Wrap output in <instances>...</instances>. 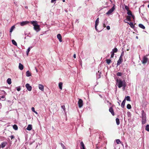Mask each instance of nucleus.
Here are the masks:
<instances>
[{
    "instance_id": "f257e3e1",
    "label": "nucleus",
    "mask_w": 149,
    "mask_h": 149,
    "mask_svg": "<svg viewBox=\"0 0 149 149\" xmlns=\"http://www.w3.org/2000/svg\"><path fill=\"white\" fill-rule=\"evenodd\" d=\"M31 24L34 26L33 28L34 30L37 32L39 31L40 29L39 25L37 23V22L35 21H31Z\"/></svg>"
},
{
    "instance_id": "f03ea898",
    "label": "nucleus",
    "mask_w": 149,
    "mask_h": 149,
    "mask_svg": "<svg viewBox=\"0 0 149 149\" xmlns=\"http://www.w3.org/2000/svg\"><path fill=\"white\" fill-rule=\"evenodd\" d=\"M117 82L118 83V86L119 88H120L123 86L125 88L126 86V83L125 81H122V80L117 79Z\"/></svg>"
},
{
    "instance_id": "7ed1b4c3",
    "label": "nucleus",
    "mask_w": 149,
    "mask_h": 149,
    "mask_svg": "<svg viewBox=\"0 0 149 149\" xmlns=\"http://www.w3.org/2000/svg\"><path fill=\"white\" fill-rule=\"evenodd\" d=\"M142 123L143 124H145L146 123V116H145V114L144 113V112H143L142 114Z\"/></svg>"
},
{
    "instance_id": "20e7f679",
    "label": "nucleus",
    "mask_w": 149,
    "mask_h": 149,
    "mask_svg": "<svg viewBox=\"0 0 149 149\" xmlns=\"http://www.w3.org/2000/svg\"><path fill=\"white\" fill-rule=\"evenodd\" d=\"M122 56L123 55L122 54H121L120 56V57L119 60L118 61V62L117 63V65H119L122 62L123 60Z\"/></svg>"
},
{
    "instance_id": "39448f33",
    "label": "nucleus",
    "mask_w": 149,
    "mask_h": 149,
    "mask_svg": "<svg viewBox=\"0 0 149 149\" xmlns=\"http://www.w3.org/2000/svg\"><path fill=\"white\" fill-rule=\"evenodd\" d=\"M78 104L79 108H81L82 107L83 105V101L81 99H79L78 102Z\"/></svg>"
},
{
    "instance_id": "423d86ee",
    "label": "nucleus",
    "mask_w": 149,
    "mask_h": 149,
    "mask_svg": "<svg viewBox=\"0 0 149 149\" xmlns=\"http://www.w3.org/2000/svg\"><path fill=\"white\" fill-rule=\"evenodd\" d=\"M25 86L28 90L30 91L32 90V87L29 84H27L25 85Z\"/></svg>"
},
{
    "instance_id": "0eeeda50",
    "label": "nucleus",
    "mask_w": 149,
    "mask_h": 149,
    "mask_svg": "<svg viewBox=\"0 0 149 149\" xmlns=\"http://www.w3.org/2000/svg\"><path fill=\"white\" fill-rule=\"evenodd\" d=\"M29 23V22L28 21H23L20 23V25L21 26H23L26 25Z\"/></svg>"
},
{
    "instance_id": "6e6552de",
    "label": "nucleus",
    "mask_w": 149,
    "mask_h": 149,
    "mask_svg": "<svg viewBox=\"0 0 149 149\" xmlns=\"http://www.w3.org/2000/svg\"><path fill=\"white\" fill-rule=\"evenodd\" d=\"M148 59L146 56H144L142 60V63H147Z\"/></svg>"
},
{
    "instance_id": "1a4fd4ad",
    "label": "nucleus",
    "mask_w": 149,
    "mask_h": 149,
    "mask_svg": "<svg viewBox=\"0 0 149 149\" xmlns=\"http://www.w3.org/2000/svg\"><path fill=\"white\" fill-rule=\"evenodd\" d=\"M38 88L39 89L41 90L42 91H44V87L42 85L40 84H39L38 85Z\"/></svg>"
},
{
    "instance_id": "9d476101",
    "label": "nucleus",
    "mask_w": 149,
    "mask_h": 149,
    "mask_svg": "<svg viewBox=\"0 0 149 149\" xmlns=\"http://www.w3.org/2000/svg\"><path fill=\"white\" fill-rule=\"evenodd\" d=\"M57 38L58 39L59 42H62V37H61V34H57Z\"/></svg>"
},
{
    "instance_id": "9b49d317",
    "label": "nucleus",
    "mask_w": 149,
    "mask_h": 149,
    "mask_svg": "<svg viewBox=\"0 0 149 149\" xmlns=\"http://www.w3.org/2000/svg\"><path fill=\"white\" fill-rule=\"evenodd\" d=\"M80 145H81V147H80L81 149H85V147L84 144L83 142L82 141H81L80 143Z\"/></svg>"
},
{
    "instance_id": "f8f14e48",
    "label": "nucleus",
    "mask_w": 149,
    "mask_h": 149,
    "mask_svg": "<svg viewBox=\"0 0 149 149\" xmlns=\"http://www.w3.org/2000/svg\"><path fill=\"white\" fill-rule=\"evenodd\" d=\"M19 68L20 70H22L23 69L24 66L22 64L19 63Z\"/></svg>"
},
{
    "instance_id": "ddd939ff",
    "label": "nucleus",
    "mask_w": 149,
    "mask_h": 149,
    "mask_svg": "<svg viewBox=\"0 0 149 149\" xmlns=\"http://www.w3.org/2000/svg\"><path fill=\"white\" fill-rule=\"evenodd\" d=\"M32 129V125H29L26 128V130L30 131Z\"/></svg>"
},
{
    "instance_id": "4468645a",
    "label": "nucleus",
    "mask_w": 149,
    "mask_h": 149,
    "mask_svg": "<svg viewBox=\"0 0 149 149\" xmlns=\"http://www.w3.org/2000/svg\"><path fill=\"white\" fill-rule=\"evenodd\" d=\"M127 24H128L130 26V27L131 28H134V25L132 22H130L127 23Z\"/></svg>"
},
{
    "instance_id": "2eb2a0df",
    "label": "nucleus",
    "mask_w": 149,
    "mask_h": 149,
    "mask_svg": "<svg viewBox=\"0 0 149 149\" xmlns=\"http://www.w3.org/2000/svg\"><path fill=\"white\" fill-rule=\"evenodd\" d=\"M125 99L123 101V102H122L121 104V106L122 107H124L125 105Z\"/></svg>"
},
{
    "instance_id": "dca6fc26",
    "label": "nucleus",
    "mask_w": 149,
    "mask_h": 149,
    "mask_svg": "<svg viewBox=\"0 0 149 149\" xmlns=\"http://www.w3.org/2000/svg\"><path fill=\"white\" fill-rule=\"evenodd\" d=\"M62 85H63V83L61 82H60L58 84V86L59 87V88L61 90H62Z\"/></svg>"
},
{
    "instance_id": "f3484780",
    "label": "nucleus",
    "mask_w": 149,
    "mask_h": 149,
    "mask_svg": "<svg viewBox=\"0 0 149 149\" xmlns=\"http://www.w3.org/2000/svg\"><path fill=\"white\" fill-rule=\"evenodd\" d=\"M26 75L27 77H29L31 76V73L29 71H27L26 72Z\"/></svg>"
},
{
    "instance_id": "a211bd4d",
    "label": "nucleus",
    "mask_w": 149,
    "mask_h": 149,
    "mask_svg": "<svg viewBox=\"0 0 149 149\" xmlns=\"http://www.w3.org/2000/svg\"><path fill=\"white\" fill-rule=\"evenodd\" d=\"M139 26L140 27V28H141L143 29H145V27L144 25H143L142 24H139Z\"/></svg>"
},
{
    "instance_id": "6ab92c4d",
    "label": "nucleus",
    "mask_w": 149,
    "mask_h": 149,
    "mask_svg": "<svg viewBox=\"0 0 149 149\" xmlns=\"http://www.w3.org/2000/svg\"><path fill=\"white\" fill-rule=\"evenodd\" d=\"M118 49L117 48L115 47L113 50L112 57L113 56L114 53L116 52L117 51Z\"/></svg>"
},
{
    "instance_id": "aec40b11",
    "label": "nucleus",
    "mask_w": 149,
    "mask_h": 149,
    "mask_svg": "<svg viewBox=\"0 0 149 149\" xmlns=\"http://www.w3.org/2000/svg\"><path fill=\"white\" fill-rule=\"evenodd\" d=\"M126 19L127 20H129V21H131V16H129V15H128L126 16Z\"/></svg>"
},
{
    "instance_id": "412c9836",
    "label": "nucleus",
    "mask_w": 149,
    "mask_h": 149,
    "mask_svg": "<svg viewBox=\"0 0 149 149\" xmlns=\"http://www.w3.org/2000/svg\"><path fill=\"white\" fill-rule=\"evenodd\" d=\"M112 13V8L110 9L106 13V14L109 15H110Z\"/></svg>"
},
{
    "instance_id": "4be33fe9",
    "label": "nucleus",
    "mask_w": 149,
    "mask_h": 149,
    "mask_svg": "<svg viewBox=\"0 0 149 149\" xmlns=\"http://www.w3.org/2000/svg\"><path fill=\"white\" fill-rule=\"evenodd\" d=\"M6 142H3L1 143V147L2 148H3L6 146Z\"/></svg>"
},
{
    "instance_id": "5701e85b",
    "label": "nucleus",
    "mask_w": 149,
    "mask_h": 149,
    "mask_svg": "<svg viewBox=\"0 0 149 149\" xmlns=\"http://www.w3.org/2000/svg\"><path fill=\"white\" fill-rule=\"evenodd\" d=\"M116 123L117 125H119V124H120V120H119V119L118 118H116Z\"/></svg>"
},
{
    "instance_id": "b1692460",
    "label": "nucleus",
    "mask_w": 149,
    "mask_h": 149,
    "mask_svg": "<svg viewBox=\"0 0 149 149\" xmlns=\"http://www.w3.org/2000/svg\"><path fill=\"white\" fill-rule=\"evenodd\" d=\"M99 23V18H97L95 22V25H98Z\"/></svg>"
},
{
    "instance_id": "393cba45",
    "label": "nucleus",
    "mask_w": 149,
    "mask_h": 149,
    "mask_svg": "<svg viewBox=\"0 0 149 149\" xmlns=\"http://www.w3.org/2000/svg\"><path fill=\"white\" fill-rule=\"evenodd\" d=\"M15 26H13L10 28V33H11L13 31V30L15 28Z\"/></svg>"
},
{
    "instance_id": "a878e982",
    "label": "nucleus",
    "mask_w": 149,
    "mask_h": 149,
    "mask_svg": "<svg viewBox=\"0 0 149 149\" xmlns=\"http://www.w3.org/2000/svg\"><path fill=\"white\" fill-rule=\"evenodd\" d=\"M127 15H131H131H132V12L131 11H130V10L129 9L127 11Z\"/></svg>"
},
{
    "instance_id": "bb28decb",
    "label": "nucleus",
    "mask_w": 149,
    "mask_h": 149,
    "mask_svg": "<svg viewBox=\"0 0 149 149\" xmlns=\"http://www.w3.org/2000/svg\"><path fill=\"white\" fill-rule=\"evenodd\" d=\"M7 82L9 84H10L11 83V79L8 78L7 80Z\"/></svg>"
},
{
    "instance_id": "cd10ccee",
    "label": "nucleus",
    "mask_w": 149,
    "mask_h": 149,
    "mask_svg": "<svg viewBox=\"0 0 149 149\" xmlns=\"http://www.w3.org/2000/svg\"><path fill=\"white\" fill-rule=\"evenodd\" d=\"M125 100L126 99L128 101H131V99L130 98V97L129 96H127L125 98Z\"/></svg>"
},
{
    "instance_id": "c85d7f7f",
    "label": "nucleus",
    "mask_w": 149,
    "mask_h": 149,
    "mask_svg": "<svg viewBox=\"0 0 149 149\" xmlns=\"http://www.w3.org/2000/svg\"><path fill=\"white\" fill-rule=\"evenodd\" d=\"M13 128L15 130H17L18 129V127L16 125H14L13 126Z\"/></svg>"
},
{
    "instance_id": "c756f323",
    "label": "nucleus",
    "mask_w": 149,
    "mask_h": 149,
    "mask_svg": "<svg viewBox=\"0 0 149 149\" xmlns=\"http://www.w3.org/2000/svg\"><path fill=\"white\" fill-rule=\"evenodd\" d=\"M145 130H147V131L149 132V125H147L146 126Z\"/></svg>"
},
{
    "instance_id": "7c9ffc66",
    "label": "nucleus",
    "mask_w": 149,
    "mask_h": 149,
    "mask_svg": "<svg viewBox=\"0 0 149 149\" xmlns=\"http://www.w3.org/2000/svg\"><path fill=\"white\" fill-rule=\"evenodd\" d=\"M12 43L14 45L17 46V43L16 41L14 40H13L12 41Z\"/></svg>"
},
{
    "instance_id": "2f4dec72",
    "label": "nucleus",
    "mask_w": 149,
    "mask_h": 149,
    "mask_svg": "<svg viewBox=\"0 0 149 149\" xmlns=\"http://www.w3.org/2000/svg\"><path fill=\"white\" fill-rule=\"evenodd\" d=\"M61 109H62V111H65V105H63L61 106Z\"/></svg>"
},
{
    "instance_id": "473e14b6",
    "label": "nucleus",
    "mask_w": 149,
    "mask_h": 149,
    "mask_svg": "<svg viewBox=\"0 0 149 149\" xmlns=\"http://www.w3.org/2000/svg\"><path fill=\"white\" fill-rule=\"evenodd\" d=\"M107 22V20L105 19L103 22V26L105 27L106 26V23Z\"/></svg>"
},
{
    "instance_id": "72a5a7b5",
    "label": "nucleus",
    "mask_w": 149,
    "mask_h": 149,
    "mask_svg": "<svg viewBox=\"0 0 149 149\" xmlns=\"http://www.w3.org/2000/svg\"><path fill=\"white\" fill-rule=\"evenodd\" d=\"M106 62L108 64H109L110 63H111V60L110 59H107L106 60Z\"/></svg>"
},
{
    "instance_id": "f704fd0d",
    "label": "nucleus",
    "mask_w": 149,
    "mask_h": 149,
    "mask_svg": "<svg viewBox=\"0 0 149 149\" xmlns=\"http://www.w3.org/2000/svg\"><path fill=\"white\" fill-rule=\"evenodd\" d=\"M118 76H122L123 74V73H121V72H118V73L116 74Z\"/></svg>"
},
{
    "instance_id": "c9c22d12",
    "label": "nucleus",
    "mask_w": 149,
    "mask_h": 149,
    "mask_svg": "<svg viewBox=\"0 0 149 149\" xmlns=\"http://www.w3.org/2000/svg\"><path fill=\"white\" fill-rule=\"evenodd\" d=\"M127 108L128 109H130L131 108V106L130 104H128L127 105Z\"/></svg>"
},
{
    "instance_id": "e433bc0d",
    "label": "nucleus",
    "mask_w": 149,
    "mask_h": 149,
    "mask_svg": "<svg viewBox=\"0 0 149 149\" xmlns=\"http://www.w3.org/2000/svg\"><path fill=\"white\" fill-rule=\"evenodd\" d=\"M116 142L117 144H119L121 143L119 139H116Z\"/></svg>"
},
{
    "instance_id": "4c0bfd02",
    "label": "nucleus",
    "mask_w": 149,
    "mask_h": 149,
    "mask_svg": "<svg viewBox=\"0 0 149 149\" xmlns=\"http://www.w3.org/2000/svg\"><path fill=\"white\" fill-rule=\"evenodd\" d=\"M30 47H29V48L28 49H27V51H26V54H27V55H28V54H29V52H30Z\"/></svg>"
},
{
    "instance_id": "58836bf2",
    "label": "nucleus",
    "mask_w": 149,
    "mask_h": 149,
    "mask_svg": "<svg viewBox=\"0 0 149 149\" xmlns=\"http://www.w3.org/2000/svg\"><path fill=\"white\" fill-rule=\"evenodd\" d=\"M99 71H98V73H96L97 74V76L98 77V75H99V77H98V78H100V77H101V76H100V74H101V73H100L99 74Z\"/></svg>"
},
{
    "instance_id": "ea45409f",
    "label": "nucleus",
    "mask_w": 149,
    "mask_h": 149,
    "mask_svg": "<svg viewBox=\"0 0 149 149\" xmlns=\"http://www.w3.org/2000/svg\"><path fill=\"white\" fill-rule=\"evenodd\" d=\"M61 146H62V147L63 148V149H66L65 146L64 145L63 143H61Z\"/></svg>"
},
{
    "instance_id": "a19ab883",
    "label": "nucleus",
    "mask_w": 149,
    "mask_h": 149,
    "mask_svg": "<svg viewBox=\"0 0 149 149\" xmlns=\"http://www.w3.org/2000/svg\"><path fill=\"white\" fill-rule=\"evenodd\" d=\"M125 8L126 9V10H127V11H128L129 9V8L127 6H125Z\"/></svg>"
},
{
    "instance_id": "79ce46f5",
    "label": "nucleus",
    "mask_w": 149,
    "mask_h": 149,
    "mask_svg": "<svg viewBox=\"0 0 149 149\" xmlns=\"http://www.w3.org/2000/svg\"><path fill=\"white\" fill-rule=\"evenodd\" d=\"M17 91H19L21 90V88L20 87H17Z\"/></svg>"
},
{
    "instance_id": "37998d69",
    "label": "nucleus",
    "mask_w": 149,
    "mask_h": 149,
    "mask_svg": "<svg viewBox=\"0 0 149 149\" xmlns=\"http://www.w3.org/2000/svg\"><path fill=\"white\" fill-rule=\"evenodd\" d=\"M131 17H132V18L134 20L135 19V16L134 15H132H132H131Z\"/></svg>"
},
{
    "instance_id": "c03bdc74",
    "label": "nucleus",
    "mask_w": 149,
    "mask_h": 149,
    "mask_svg": "<svg viewBox=\"0 0 149 149\" xmlns=\"http://www.w3.org/2000/svg\"><path fill=\"white\" fill-rule=\"evenodd\" d=\"M31 110L33 112H36L35 110V109L34 107H32L31 108Z\"/></svg>"
},
{
    "instance_id": "a18cd8bd",
    "label": "nucleus",
    "mask_w": 149,
    "mask_h": 149,
    "mask_svg": "<svg viewBox=\"0 0 149 149\" xmlns=\"http://www.w3.org/2000/svg\"><path fill=\"white\" fill-rule=\"evenodd\" d=\"M115 6L114 5H113V7H112V12L115 10Z\"/></svg>"
},
{
    "instance_id": "49530a36",
    "label": "nucleus",
    "mask_w": 149,
    "mask_h": 149,
    "mask_svg": "<svg viewBox=\"0 0 149 149\" xmlns=\"http://www.w3.org/2000/svg\"><path fill=\"white\" fill-rule=\"evenodd\" d=\"M10 137L12 139H14V136L13 135H11V136H10Z\"/></svg>"
},
{
    "instance_id": "de8ad7c7",
    "label": "nucleus",
    "mask_w": 149,
    "mask_h": 149,
    "mask_svg": "<svg viewBox=\"0 0 149 149\" xmlns=\"http://www.w3.org/2000/svg\"><path fill=\"white\" fill-rule=\"evenodd\" d=\"M107 29L108 30H109L110 29V27L109 26H107Z\"/></svg>"
},
{
    "instance_id": "09e8293b",
    "label": "nucleus",
    "mask_w": 149,
    "mask_h": 149,
    "mask_svg": "<svg viewBox=\"0 0 149 149\" xmlns=\"http://www.w3.org/2000/svg\"><path fill=\"white\" fill-rule=\"evenodd\" d=\"M109 110L110 112H112V107H110Z\"/></svg>"
},
{
    "instance_id": "8fccbe9b",
    "label": "nucleus",
    "mask_w": 149,
    "mask_h": 149,
    "mask_svg": "<svg viewBox=\"0 0 149 149\" xmlns=\"http://www.w3.org/2000/svg\"><path fill=\"white\" fill-rule=\"evenodd\" d=\"M98 25H95V30H96V31H97L98 30L97 29V26Z\"/></svg>"
},
{
    "instance_id": "3c124183",
    "label": "nucleus",
    "mask_w": 149,
    "mask_h": 149,
    "mask_svg": "<svg viewBox=\"0 0 149 149\" xmlns=\"http://www.w3.org/2000/svg\"><path fill=\"white\" fill-rule=\"evenodd\" d=\"M1 98L4 99V100H5V95H3L1 97Z\"/></svg>"
},
{
    "instance_id": "603ef678",
    "label": "nucleus",
    "mask_w": 149,
    "mask_h": 149,
    "mask_svg": "<svg viewBox=\"0 0 149 149\" xmlns=\"http://www.w3.org/2000/svg\"><path fill=\"white\" fill-rule=\"evenodd\" d=\"M56 0H51V2L52 3L54 2V1H56Z\"/></svg>"
},
{
    "instance_id": "864d4df0",
    "label": "nucleus",
    "mask_w": 149,
    "mask_h": 149,
    "mask_svg": "<svg viewBox=\"0 0 149 149\" xmlns=\"http://www.w3.org/2000/svg\"><path fill=\"white\" fill-rule=\"evenodd\" d=\"M76 54H74L73 55V57L74 58H76Z\"/></svg>"
},
{
    "instance_id": "5fc2aeb1",
    "label": "nucleus",
    "mask_w": 149,
    "mask_h": 149,
    "mask_svg": "<svg viewBox=\"0 0 149 149\" xmlns=\"http://www.w3.org/2000/svg\"><path fill=\"white\" fill-rule=\"evenodd\" d=\"M107 103H109L110 104H111V103H110L108 101H107Z\"/></svg>"
},
{
    "instance_id": "6e6d98bb",
    "label": "nucleus",
    "mask_w": 149,
    "mask_h": 149,
    "mask_svg": "<svg viewBox=\"0 0 149 149\" xmlns=\"http://www.w3.org/2000/svg\"><path fill=\"white\" fill-rule=\"evenodd\" d=\"M3 93H4V94H5L6 95V92L5 91H3Z\"/></svg>"
},
{
    "instance_id": "4d7b16f0",
    "label": "nucleus",
    "mask_w": 149,
    "mask_h": 149,
    "mask_svg": "<svg viewBox=\"0 0 149 149\" xmlns=\"http://www.w3.org/2000/svg\"><path fill=\"white\" fill-rule=\"evenodd\" d=\"M114 115V112H112V115Z\"/></svg>"
},
{
    "instance_id": "13d9d810",
    "label": "nucleus",
    "mask_w": 149,
    "mask_h": 149,
    "mask_svg": "<svg viewBox=\"0 0 149 149\" xmlns=\"http://www.w3.org/2000/svg\"><path fill=\"white\" fill-rule=\"evenodd\" d=\"M63 2H65V0H63Z\"/></svg>"
},
{
    "instance_id": "bf43d9fd",
    "label": "nucleus",
    "mask_w": 149,
    "mask_h": 149,
    "mask_svg": "<svg viewBox=\"0 0 149 149\" xmlns=\"http://www.w3.org/2000/svg\"><path fill=\"white\" fill-rule=\"evenodd\" d=\"M36 72H38L36 68Z\"/></svg>"
},
{
    "instance_id": "052dcab7",
    "label": "nucleus",
    "mask_w": 149,
    "mask_h": 149,
    "mask_svg": "<svg viewBox=\"0 0 149 149\" xmlns=\"http://www.w3.org/2000/svg\"><path fill=\"white\" fill-rule=\"evenodd\" d=\"M125 22H126V23H127V22H126V21H125Z\"/></svg>"
},
{
    "instance_id": "680f3d73",
    "label": "nucleus",
    "mask_w": 149,
    "mask_h": 149,
    "mask_svg": "<svg viewBox=\"0 0 149 149\" xmlns=\"http://www.w3.org/2000/svg\"><path fill=\"white\" fill-rule=\"evenodd\" d=\"M36 113V114H37L38 113H37V112H35Z\"/></svg>"
},
{
    "instance_id": "e2e57ef3",
    "label": "nucleus",
    "mask_w": 149,
    "mask_h": 149,
    "mask_svg": "<svg viewBox=\"0 0 149 149\" xmlns=\"http://www.w3.org/2000/svg\"><path fill=\"white\" fill-rule=\"evenodd\" d=\"M148 7L149 8V4L148 5Z\"/></svg>"
},
{
    "instance_id": "0e129e2a",
    "label": "nucleus",
    "mask_w": 149,
    "mask_h": 149,
    "mask_svg": "<svg viewBox=\"0 0 149 149\" xmlns=\"http://www.w3.org/2000/svg\"><path fill=\"white\" fill-rule=\"evenodd\" d=\"M111 57H112V54H111Z\"/></svg>"
},
{
    "instance_id": "69168bd1",
    "label": "nucleus",
    "mask_w": 149,
    "mask_h": 149,
    "mask_svg": "<svg viewBox=\"0 0 149 149\" xmlns=\"http://www.w3.org/2000/svg\"><path fill=\"white\" fill-rule=\"evenodd\" d=\"M25 8H28V7H26Z\"/></svg>"
},
{
    "instance_id": "338daca9",
    "label": "nucleus",
    "mask_w": 149,
    "mask_h": 149,
    "mask_svg": "<svg viewBox=\"0 0 149 149\" xmlns=\"http://www.w3.org/2000/svg\"><path fill=\"white\" fill-rule=\"evenodd\" d=\"M113 111H113V109H112V112H113Z\"/></svg>"
},
{
    "instance_id": "774afa93",
    "label": "nucleus",
    "mask_w": 149,
    "mask_h": 149,
    "mask_svg": "<svg viewBox=\"0 0 149 149\" xmlns=\"http://www.w3.org/2000/svg\"><path fill=\"white\" fill-rule=\"evenodd\" d=\"M1 99V98H0V99Z\"/></svg>"
}]
</instances>
